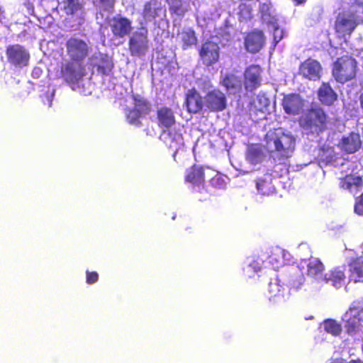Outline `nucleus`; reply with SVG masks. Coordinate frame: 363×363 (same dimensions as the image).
Returning <instances> with one entry per match:
<instances>
[{
	"instance_id": "f257e3e1",
	"label": "nucleus",
	"mask_w": 363,
	"mask_h": 363,
	"mask_svg": "<svg viewBox=\"0 0 363 363\" xmlns=\"http://www.w3.org/2000/svg\"><path fill=\"white\" fill-rule=\"evenodd\" d=\"M298 122L300 127L308 133L319 135L328 129L330 119L322 107L315 105L306 109Z\"/></svg>"
},
{
	"instance_id": "f03ea898",
	"label": "nucleus",
	"mask_w": 363,
	"mask_h": 363,
	"mask_svg": "<svg viewBox=\"0 0 363 363\" xmlns=\"http://www.w3.org/2000/svg\"><path fill=\"white\" fill-rule=\"evenodd\" d=\"M358 72V62L352 55L337 57L332 65V76L340 84L355 79Z\"/></svg>"
},
{
	"instance_id": "7ed1b4c3",
	"label": "nucleus",
	"mask_w": 363,
	"mask_h": 363,
	"mask_svg": "<svg viewBox=\"0 0 363 363\" xmlns=\"http://www.w3.org/2000/svg\"><path fill=\"white\" fill-rule=\"evenodd\" d=\"M266 139L268 148L277 152L281 157L289 158L295 149V138L284 133L267 134Z\"/></svg>"
},
{
	"instance_id": "20e7f679",
	"label": "nucleus",
	"mask_w": 363,
	"mask_h": 363,
	"mask_svg": "<svg viewBox=\"0 0 363 363\" xmlns=\"http://www.w3.org/2000/svg\"><path fill=\"white\" fill-rule=\"evenodd\" d=\"M131 99L133 107L125 109V117L130 124L140 127L142 125L140 118L150 114L151 104L146 99L138 94H132Z\"/></svg>"
},
{
	"instance_id": "39448f33",
	"label": "nucleus",
	"mask_w": 363,
	"mask_h": 363,
	"mask_svg": "<svg viewBox=\"0 0 363 363\" xmlns=\"http://www.w3.org/2000/svg\"><path fill=\"white\" fill-rule=\"evenodd\" d=\"M149 48L148 31L141 28L134 32L128 40V49L133 57L145 56Z\"/></svg>"
},
{
	"instance_id": "423d86ee",
	"label": "nucleus",
	"mask_w": 363,
	"mask_h": 363,
	"mask_svg": "<svg viewBox=\"0 0 363 363\" xmlns=\"http://www.w3.org/2000/svg\"><path fill=\"white\" fill-rule=\"evenodd\" d=\"M86 69L83 62L74 60L63 63L60 67L61 77L69 84L78 83L85 76Z\"/></svg>"
},
{
	"instance_id": "0eeeda50",
	"label": "nucleus",
	"mask_w": 363,
	"mask_h": 363,
	"mask_svg": "<svg viewBox=\"0 0 363 363\" xmlns=\"http://www.w3.org/2000/svg\"><path fill=\"white\" fill-rule=\"evenodd\" d=\"M199 55L204 67H213L220 60V49L219 45L211 40H206L201 43L199 49Z\"/></svg>"
},
{
	"instance_id": "6e6552de",
	"label": "nucleus",
	"mask_w": 363,
	"mask_h": 363,
	"mask_svg": "<svg viewBox=\"0 0 363 363\" xmlns=\"http://www.w3.org/2000/svg\"><path fill=\"white\" fill-rule=\"evenodd\" d=\"M66 52L69 60L84 62L89 55L88 44L80 38H69L65 43Z\"/></svg>"
},
{
	"instance_id": "1a4fd4ad",
	"label": "nucleus",
	"mask_w": 363,
	"mask_h": 363,
	"mask_svg": "<svg viewBox=\"0 0 363 363\" xmlns=\"http://www.w3.org/2000/svg\"><path fill=\"white\" fill-rule=\"evenodd\" d=\"M5 52L7 61L11 66L23 68L28 65L30 54L23 46L19 44L11 45Z\"/></svg>"
},
{
	"instance_id": "9d476101",
	"label": "nucleus",
	"mask_w": 363,
	"mask_h": 363,
	"mask_svg": "<svg viewBox=\"0 0 363 363\" xmlns=\"http://www.w3.org/2000/svg\"><path fill=\"white\" fill-rule=\"evenodd\" d=\"M205 105L211 112H221L228 106V99L225 93L218 89L207 92L205 96Z\"/></svg>"
},
{
	"instance_id": "9b49d317",
	"label": "nucleus",
	"mask_w": 363,
	"mask_h": 363,
	"mask_svg": "<svg viewBox=\"0 0 363 363\" xmlns=\"http://www.w3.org/2000/svg\"><path fill=\"white\" fill-rule=\"evenodd\" d=\"M262 68L259 65H251L243 74V84L247 91L252 92L259 88L262 82Z\"/></svg>"
},
{
	"instance_id": "f8f14e48",
	"label": "nucleus",
	"mask_w": 363,
	"mask_h": 363,
	"mask_svg": "<svg viewBox=\"0 0 363 363\" xmlns=\"http://www.w3.org/2000/svg\"><path fill=\"white\" fill-rule=\"evenodd\" d=\"M205 104V101L198 90L193 87L185 93L184 106L186 111L191 114L200 113Z\"/></svg>"
},
{
	"instance_id": "ddd939ff",
	"label": "nucleus",
	"mask_w": 363,
	"mask_h": 363,
	"mask_svg": "<svg viewBox=\"0 0 363 363\" xmlns=\"http://www.w3.org/2000/svg\"><path fill=\"white\" fill-rule=\"evenodd\" d=\"M322 67L320 63L311 57L301 63L298 68V74L303 78L312 81L320 79Z\"/></svg>"
},
{
	"instance_id": "4468645a",
	"label": "nucleus",
	"mask_w": 363,
	"mask_h": 363,
	"mask_svg": "<svg viewBox=\"0 0 363 363\" xmlns=\"http://www.w3.org/2000/svg\"><path fill=\"white\" fill-rule=\"evenodd\" d=\"M265 44V36L261 30L255 29L247 33L245 38V47L250 53L258 52Z\"/></svg>"
},
{
	"instance_id": "2eb2a0df",
	"label": "nucleus",
	"mask_w": 363,
	"mask_h": 363,
	"mask_svg": "<svg viewBox=\"0 0 363 363\" xmlns=\"http://www.w3.org/2000/svg\"><path fill=\"white\" fill-rule=\"evenodd\" d=\"M213 171L209 167H203L198 164H193L186 171L185 181L193 185L200 186L205 183V171Z\"/></svg>"
},
{
	"instance_id": "dca6fc26",
	"label": "nucleus",
	"mask_w": 363,
	"mask_h": 363,
	"mask_svg": "<svg viewBox=\"0 0 363 363\" xmlns=\"http://www.w3.org/2000/svg\"><path fill=\"white\" fill-rule=\"evenodd\" d=\"M157 124L161 128H170L176 124L174 111L167 106L159 107L156 111Z\"/></svg>"
},
{
	"instance_id": "f3484780",
	"label": "nucleus",
	"mask_w": 363,
	"mask_h": 363,
	"mask_svg": "<svg viewBox=\"0 0 363 363\" xmlns=\"http://www.w3.org/2000/svg\"><path fill=\"white\" fill-rule=\"evenodd\" d=\"M339 186L343 190L356 194L363 187V178L359 175L348 174L340 179Z\"/></svg>"
},
{
	"instance_id": "a211bd4d",
	"label": "nucleus",
	"mask_w": 363,
	"mask_h": 363,
	"mask_svg": "<svg viewBox=\"0 0 363 363\" xmlns=\"http://www.w3.org/2000/svg\"><path fill=\"white\" fill-rule=\"evenodd\" d=\"M281 105L284 112L289 115H297L303 107V100L298 94L285 95Z\"/></svg>"
},
{
	"instance_id": "6ab92c4d",
	"label": "nucleus",
	"mask_w": 363,
	"mask_h": 363,
	"mask_svg": "<svg viewBox=\"0 0 363 363\" xmlns=\"http://www.w3.org/2000/svg\"><path fill=\"white\" fill-rule=\"evenodd\" d=\"M345 328L348 333H353L362 325L363 322V308L360 309L350 308L345 314Z\"/></svg>"
},
{
	"instance_id": "aec40b11",
	"label": "nucleus",
	"mask_w": 363,
	"mask_h": 363,
	"mask_svg": "<svg viewBox=\"0 0 363 363\" xmlns=\"http://www.w3.org/2000/svg\"><path fill=\"white\" fill-rule=\"evenodd\" d=\"M110 27L113 35L118 38H124L132 30L131 21L125 17L113 18Z\"/></svg>"
},
{
	"instance_id": "412c9836",
	"label": "nucleus",
	"mask_w": 363,
	"mask_h": 363,
	"mask_svg": "<svg viewBox=\"0 0 363 363\" xmlns=\"http://www.w3.org/2000/svg\"><path fill=\"white\" fill-rule=\"evenodd\" d=\"M362 142L358 133L351 132L348 135L342 138L340 143V148L345 152L352 154L361 147Z\"/></svg>"
},
{
	"instance_id": "4be33fe9",
	"label": "nucleus",
	"mask_w": 363,
	"mask_h": 363,
	"mask_svg": "<svg viewBox=\"0 0 363 363\" xmlns=\"http://www.w3.org/2000/svg\"><path fill=\"white\" fill-rule=\"evenodd\" d=\"M62 10L68 16H77L84 13V0H62Z\"/></svg>"
},
{
	"instance_id": "5701e85b",
	"label": "nucleus",
	"mask_w": 363,
	"mask_h": 363,
	"mask_svg": "<svg viewBox=\"0 0 363 363\" xmlns=\"http://www.w3.org/2000/svg\"><path fill=\"white\" fill-rule=\"evenodd\" d=\"M350 279L354 282L363 281V258L353 257L348 262Z\"/></svg>"
},
{
	"instance_id": "b1692460",
	"label": "nucleus",
	"mask_w": 363,
	"mask_h": 363,
	"mask_svg": "<svg viewBox=\"0 0 363 363\" xmlns=\"http://www.w3.org/2000/svg\"><path fill=\"white\" fill-rule=\"evenodd\" d=\"M357 23L354 19L338 16L335 23V30L337 33L350 35Z\"/></svg>"
},
{
	"instance_id": "393cba45",
	"label": "nucleus",
	"mask_w": 363,
	"mask_h": 363,
	"mask_svg": "<svg viewBox=\"0 0 363 363\" xmlns=\"http://www.w3.org/2000/svg\"><path fill=\"white\" fill-rule=\"evenodd\" d=\"M320 101L325 105H332L337 99V94L328 83H323L318 91Z\"/></svg>"
},
{
	"instance_id": "a878e982",
	"label": "nucleus",
	"mask_w": 363,
	"mask_h": 363,
	"mask_svg": "<svg viewBox=\"0 0 363 363\" xmlns=\"http://www.w3.org/2000/svg\"><path fill=\"white\" fill-rule=\"evenodd\" d=\"M256 186L258 191L263 196H272L276 193V189L272 184V177L270 174L259 178Z\"/></svg>"
},
{
	"instance_id": "bb28decb",
	"label": "nucleus",
	"mask_w": 363,
	"mask_h": 363,
	"mask_svg": "<svg viewBox=\"0 0 363 363\" xmlns=\"http://www.w3.org/2000/svg\"><path fill=\"white\" fill-rule=\"evenodd\" d=\"M178 35L182 43L183 50H186L193 45H196L198 39L194 30L191 28H184Z\"/></svg>"
},
{
	"instance_id": "cd10ccee",
	"label": "nucleus",
	"mask_w": 363,
	"mask_h": 363,
	"mask_svg": "<svg viewBox=\"0 0 363 363\" xmlns=\"http://www.w3.org/2000/svg\"><path fill=\"white\" fill-rule=\"evenodd\" d=\"M263 152L261 147L257 144H252L247 148L246 152L247 160L252 164H257L262 161Z\"/></svg>"
},
{
	"instance_id": "c85d7f7f",
	"label": "nucleus",
	"mask_w": 363,
	"mask_h": 363,
	"mask_svg": "<svg viewBox=\"0 0 363 363\" xmlns=\"http://www.w3.org/2000/svg\"><path fill=\"white\" fill-rule=\"evenodd\" d=\"M345 279L346 276L344 270L337 267L330 272L327 280L331 281L335 287L340 288L345 284Z\"/></svg>"
},
{
	"instance_id": "c756f323",
	"label": "nucleus",
	"mask_w": 363,
	"mask_h": 363,
	"mask_svg": "<svg viewBox=\"0 0 363 363\" xmlns=\"http://www.w3.org/2000/svg\"><path fill=\"white\" fill-rule=\"evenodd\" d=\"M259 11L263 21L271 23L277 22V18L274 16L273 6L270 2L260 4Z\"/></svg>"
},
{
	"instance_id": "7c9ffc66",
	"label": "nucleus",
	"mask_w": 363,
	"mask_h": 363,
	"mask_svg": "<svg viewBox=\"0 0 363 363\" xmlns=\"http://www.w3.org/2000/svg\"><path fill=\"white\" fill-rule=\"evenodd\" d=\"M324 269L323 264L319 259H311L307 265V274L310 277L316 278L322 274Z\"/></svg>"
},
{
	"instance_id": "2f4dec72",
	"label": "nucleus",
	"mask_w": 363,
	"mask_h": 363,
	"mask_svg": "<svg viewBox=\"0 0 363 363\" xmlns=\"http://www.w3.org/2000/svg\"><path fill=\"white\" fill-rule=\"evenodd\" d=\"M211 172H213L214 174L210 179L211 185L216 189L225 188L227 184L226 180L228 179V177L218 172H215L213 169Z\"/></svg>"
},
{
	"instance_id": "473e14b6",
	"label": "nucleus",
	"mask_w": 363,
	"mask_h": 363,
	"mask_svg": "<svg viewBox=\"0 0 363 363\" xmlns=\"http://www.w3.org/2000/svg\"><path fill=\"white\" fill-rule=\"evenodd\" d=\"M324 330L333 335H337L340 334L342 328L335 320L328 319L323 323Z\"/></svg>"
},
{
	"instance_id": "72a5a7b5",
	"label": "nucleus",
	"mask_w": 363,
	"mask_h": 363,
	"mask_svg": "<svg viewBox=\"0 0 363 363\" xmlns=\"http://www.w3.org/2000/svg\"><path fill=\"white\" fill-rule=\"evenodd\" d=\"M113 67V62L107 56L101 57V65H97V71L102 75H108Z\"/></svg>"
},
{
	"instance_id": "f704fd0d",
	"label": "nucleus",
	"mask_w": 363,
	"mask_h": 363,
	"mask_svg": "<svg viewBox=\"0 0 363 363\" xmlns=\"http://www.w3.org/2000/svg\"><path fill=\"white\" fill-rule=\"evenodd\" d=\"M238 80L237 77L233 74H227L223 79L222 84L228 90L235 89L238 86Z\"/></svg>"
},
{
	"instance_id": "c9c22d12",
	"label": "nucleus",
	"mask_w": 363,
	"mask_h": 363,
	"mask_svg": "<svg viewBox=\"0 0 363 363\" xmlns=\"http://www.w3.org/2000/svg\"><path fill=\"white\" fill-rule=\"evenodd\" d=\"M354 212L358 216H363V193L355 200Z\"/></svg>"
},
{
	"instance_id": "e433bc0d",
	"label": "nucleus",
	"mask_w": 363,
	"mask_h": 363,
	"mask_svg": "<svg viewBox=\"0 0 363 363\" xmlns=\"http://www.w3.org/2000/svg\"><path fill=\"white\" fill-rule=\"evenodd\" d=\"M99 280V274L96 272L86 271V282L88 284H93Z\"/></svg>"
},
{
	"instance_id": "4c0bfd02",
	"label": "nucleus",
	"mask_w": 363,
	"mask_h": 363,
	"mask_svg": "<svg viewBox=\"0 0 363 363\" xmlns=\"http://www.w3.org/2000/svg\"><path fill=\"white\" fill-rule=\"evenodd\" d=\"M99 1L104 11L111 12L113 9L116 0H100Z\"/></svg>"
},
{
	"instance_id": "58836bf2",
	"label": "nucleus",
	"mask_w": 363,
	"mask_h": 363,
	"mask_svg": "<svg viewBox=\"0 0 363 363\" xmlns=\"http://www.w3.org/2000/svg\"><path fill=\"white\" fill-rule=\"evenodd\" d=\"M171 135L172 134L170 133H168L169 138L171 140V142L169 144V147H174L175 149H177V146H179L182 142V135L179 134L174 138H172Z\"/></svg>"
},
{
	"instance_id": "ea45409f",
	"label": "nucleus",
	"mask_w": 363,
	"mask_h": 363,
	"mask_svg": "<svg viewBox=\"0 0 363 363\" xmlns=\"http://www.w3.org/2000/svg\"><path fill=\"white\" fill-rule=\"evenodd\" d=\"M283 38V30L279 26L274 27V42L276 45Z\"/></svg>"
},
{
	"instance_id": "a19ab883",
	"label": "nucleus",
	"mask_w": 363,
	"mask_h": 363,
	"mask_svg": "<svg viewBox=\"0 0 363 363\" xmlns=\"http://www.w3.org/2000/svg\"><path fill=\"white\" fill-rule=\"evenodd\" d=\"M262 100H263V106H262L257 107L256 105L255 106L257 108V110H259L262 112H264L267 109V106L269 104V101L268 99L264 98V97L263 99L261 97L257 98V101H258L260 104L262 103Z\"/></svg>"
},
{
	"instance_id": "79ce46f5",
	"label": "nucleus",
	"mask_w": 363,
	"mask_h": 363,
	"mask_svg": "<svg viewBox=\"0 0 363 363\" xmlns=\"http://www.w3.org/2000/svg\"><path fill=\"white\" fill-rule=\"evenodd\" d=\"M4 9L3 6L0 4V23H2V20L4 18Z\"/></svg>"
},
{
	"instance_id": "37998d69",
	"label": "nucleus",
	"mask_w": 363,
	"mask_h": 363,
	"mask_svg": "<svg viewBox=\"0 0 363 363\" xmlns=\"http://www.w3.org/2000/svg\"><path fill=\"white\" fill-rule=\"evenodd\" d=\"M293 1L295 6H299L304 4L307 1V0H293Z\"/></svg>"
},
{
	"instance_id": "c03bdc74",
	"label": "nucleus",
	"mask_w": 363,
	"mask_h": 363,
	"mask_svg": "<svg viewBox=\"0 0 363 363\" xmlns=\"http://www.w3.org/2000/svg\"><path fill=\"white\" fill-rule=\"evenodd\" d=\"M353 4L359 7L363 8V2L362 0H354Z\"/></svg>"
},
{
	"instance_id": "a18cd8bd",
	"label": "nucleus",
	"mask_w": 363,
	"mask_h": 363,
	"mask_svg": "<svg viewBox=\"0 0 363 363\" xmlns=\"http://www.w3.org/2000/svg\"><path fill=\"white\" fill-rule=\"evenodd\" d=\"M254 269V267H252V264H249L247 267H246L245 269H244V271L248 274L250 273L252 269Z\"/></svg>"
},
{
	"instance_id": "49530a36",
	"label": "nucleus",
	"mask_w": 363,
	"mask_h": 363,
	"mask_svg": "<svg viewBox=\"0 0 363 363\" xmlns=\"http://www.w3.org/2000/svg\"><path fill=\"white\" fill-rule=\"evenodd\" d=\"M359 104H360V107L363 111V93H362L359 96Z\"/></svg>"
},
{
	"instance_id": "de8ad7c7",
	"label": "nucleus",
	"mask_w": 363,
	"mask_h": 363,
	"mask_svg": "<svg viewBox=\"0 0 363 363\" xmlns=\"http://www.w3.org/2000/svg\"><path fill=\"white\" fill-rule=\"evenodd\" d=\"M345 363H363V362L361 361L360 359H352V360L350 361L349 362H345Z\"/></svg>"
},
{
	"instance_id": "09e8293b",
	"label": "nucleus",
	"mask_w": 363,
	"mask_h": 363,
	"mask_svg": "<svg viewBox=\"0 0 363 363\" xmlns=\"http://www.w3.org/2000/svg\"><path fill=\"white\" fill-rule=\"evenodd\" d=\"M170 10H172L174 12H176V10L174 9L170 8Z\"/></svg>"
}]
</instances>
